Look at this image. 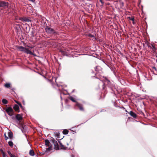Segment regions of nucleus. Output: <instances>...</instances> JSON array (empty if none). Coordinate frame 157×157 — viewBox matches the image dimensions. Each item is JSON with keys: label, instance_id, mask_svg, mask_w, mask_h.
Masks as SVG:
<instances>
[{"label": "nucleus", "instance_id": "obj_1", "mask_svg": "<svg viewBox=\"0 0 157 157\" xmlns=\"http://www.w3.org/2000/svg\"><path fill=\"white\" fill-rule=\"evenodd\" d=\"M45 30L47 33L50 34H54L56 33L53 29L47 26L45 28Z\"/></svg>", "mask_w": 157, "mask_h": 157}, {"label": "nucleus", "instance_id": "obj_2", "mask_svg": "<svg viewBox=\"0 0 157 157\" xmlns=\"http://www.w3.org/2000/svg\"><path fill=\"white\" fill-rule=\"evenodd\" d=\"M45 145L48 147L47 148V150L50 151L52 150L51 146L50 145V143L49 140H45Z\"/></svg>", "mask_w": 157, "mask_h": 157}, {"label": "nucleus", "instance_id": "obj_3", "mask_svg": "<svg viewBox=\"0 0 157 157\" xmlns=\"http://www.w3.org/2000/svg\"><path fill=\"white\" fill-rule=\"evenodd\" d=\"M6 110L10 116H11L13 115V110L11 108L8 107L6 109Z\"/></svg>", "mask_w": 157, "mask_h": 157}, {"label": "nucleus", "instance_id": "obj_4", "mask_svg": "<svg viewBox=\"0 0 157 157\" xmlns=\"http://www.w3.org/2000/svg\"><path fill=\"white\" fill-rule=\"evenodd\" d=\"M52 142L54 146L55 149L56 150H58L59 147L57 140L53 139L52 140Z\"/></svg>", "mask_w": 157, "mask_h": 157}, {"label": "nucleus", "instance_id": "obj_5", "mask_svg": "<svg viewBox=\"0 0 157 157\" xmlns=\"http://www.w3.org/2000/svg\"><path fill=\"white\" fill-rule=\"evenodd\" d=\"M8 6V3L4 1L0 2V7L6 8Z\"/></svg>", "mask_w": 157, "mask_h": 157}, {"label": "nucleus", "instance_id": "obj_6", "mask_svg": "<svg viewBox=\"0 0 157 157\" xmlns=\"http://www.w3.org/2000/svg\"><path fill=\"white\" fill-rule=\"evenodd\" d=\"M19 20L23 21L29 22L30 21V20L28 18H20Z\"/></svg>", "mask_w": 157, "mask_h": 157}, {"label": "nucleus", "instance_id": "obj_7", "mask_svg": "<svg viewBox=\"0 0 157 157\" xmlns=\"http://www.w3.org/2000/svg\"><path fill=\"white\" fill-rule=\"evenodd\" d=\"M16 119L18 121H20L22 119V116L19 114H18L16 116Z\"/></svg>", "mask_w": 157, "mask_h": 157}, {"label": "nucleus", "instance_id": "obj_8", "mask_svg": "<svg viewBox=\"0 0 157 157\" xmlns=\"http://www.w3.org/2000/svg\"><path fill=\"white\" fill-rule=\"evenodd\" d=\"M25 53H26L28 54H30V55H32L33 54V52H31L30 50H29L28 49L26 48L25 50Z\"/></svg>", "mask_w": 157, "mask_h": 157}, {"label": "nucleus", "instance_id": "obj_9", "mask_svg": "<svg viewBox=\"0 0 157 157\" xmlns=\"http://www.w3.org/2000/svg\"><path fill=\"white\" fill-rule=\"evenodd\" d=\"M18 48L19 49V50L21 51H22L25 52V50L26 48L22 46H19L18 47Z\"/></svg>", "mask_w": 157, "mask_h": 157}, {"label": "nucleus", "instance_id": "obj_10", "mask_svg": "<svg viewBox=\"0 0 157 157\" xmlns=\"http://www.w3.org/2000/svg\"><path fill=\"white\" fill-rule=\"evenodd\" d=\"M76 105L82 111L83 110V108L80 104L78 103H77L76 104Z\"/></svg>", "mask_w": 157, "mask_h": 157}, {"label": "nucleus", "instance_id": "obj_11", "mask_svg": "<svg viewBox=\"0 0 157 157\" xmlns=\"http://www.w3.org/2000/svg\"><path fill=\"white\" fill-rule=\"evenodd\" d=\"M8 134L10 138L12 139L13 138V134L12 132L11 131L9 132Z\"/></svg>", "mask_w": 157, "mask_h": 157}, {"label": "nucleus", "instance_id": "obj_12", "mask_svg": "<svg viewBox=\"0 0 157 157\" xmlns=\"http://www.w3.org/2000/svg\"><path fill=\"white\" fill-rule=\"evenodd\" d=\"M29 154L30 155L32 156H33L35 155L34 151L32 149H31L29 151Z\"/></svg>", "mask_w": 157, "mask_h": 157}, {"label": "nucleus", "instance_id": "obj_13", "mask_svg": "<svg viewBox=\"0 0 157 157\" xmlns=\"http://www.w3.org/2000/svg\"><path fill=\"white\" fill-rule=\"evenodd\" d=\"M130 114L131 116L133 117L134 118H136V114L132 111H130Z\"/></svg>", "mask_w": 157, "mask_h": 157}, {"label": "nucleus", "instance_id": "obj_14", "mask_svg": "<svg viewBox=\"0 0 157 157\" xmlns=\"http://www.w3.org/2000/svg\"><path fill=\"white\" fill-rule=\"evenodd\" d=\"M14 109L17 111H18L19 109V107L18 105H15L13 107Z\"/></svg>", "mask_w": 157, "mask_h": 157}, {"label": "nucleus", "instance_id": "obj_15", "mask_svg": "<svg viewBox=\"0 0 157 157\" xmlns=\"http://www.w3.org/2000/svg\"><path fill=\"white\" fill-rule=\"evenodd\" d=\"M104 81L105 83H104V84L107 83L108 84H109L110 82V81L106 77L105 78V79Z\"/></svg>", "mask_w": 157, "mask_h": 157}, {"label": "nucleus", "instance_id": "obj_16", "mask_svg": "<svg viewBox=\"0 0 157 157\" xmlns=\"http://www.w3.org/2000/svg\"><path fill=\"white\" fill-rule=\"evenodd\" d=\"M5 86L7 88H9L10 87V84L9 83H6L5 84Z\"/></svg>", "mask_w": 157, "mask_h": 157}, {"label": "nucleus", "instance_id": "obj_17", "mask_svg": "<svg viewBox=\"0 0 157 157\" xmlns=\"http://www.w3.org/2000/svg\"><path fill=\"white\" fill-rule=\"evenodd\" d=\"M68 132H69L67 130V129H64L63 131V133L64 134H67L68 133Z\"/></svg>", "mask_w": 157, "mask_h": 157}, {"label": "nucleus", "instance_id": "obj_18", "mask_svg": "<svg viewBox=\"0 0 157 157\" xmlns=\"http://www.w3.org/2000/svg\"><path fill=\"white\" fill-rule=\"evenodd\" d=\"M2 101L3 104H6L8 102L5 99H3Z\"/></svg>", "mask_w": 157, "mask_h": 157}, {"label": "nucleus", "instance_id": "obj_19", "mask_svg": "<svg viewBox=\"0 0 157 157\" xmlns=\"http://www.w3.org/2000/svg\"><path fill=\"white\" fill-rule=\"evenodd\" d=\"M8 144L10 147H13V143L12 141H9L8 142Z\"/></svg>", "mask_w": 157, "mask_h": 157}, {"label": "nucleus", "instance_id": "obj_20", "mask_svg": "<svg viewBox=\"0 0 157 157\" xmlns=\"http://www.w3.org/2000/svg\"><path fill=\"white\" fill-rule=\"evenodd\" d=\"M100 68V67L99 66H97L95 68V70L96 71H98L99 70Z\"/></svg>", "mask_w": 157, "mask_h": 157}, {"label": "nucleus", "instance_id": "obj_21", "mask_svg": "<svg viewBox=\"0 0 157 157\" xmlns=\"http://www.w3.org/2000/svg\"><path fill=\"white\" fill-rule=\"evenodd\" d=\"M2 156L3 157H7V155L6 154L5 152H2Z\"/></svg>", "mask_w": 157, "mask_h": 157}, {"label": "nucleus", "instance_id": "obj_22", "mask_svg": "<svg viewBox=\"0 0 157 157\" xmlns=\"http://www.w3.org/2000/svg\"><path fill=\"white\" fill-rule=\"evenodd\" d=\"M70 99L72 101H73V102H75V99H74V98H73L72 97H70Z\"/></svg>", "mask_w": 157, "mask_h": 157}, {"label": "nucleus", "instance_id": "obj_23", "mask_svg": "<svg viewBox=\"0 0 157 157\" xmlns=\"http://www.w3.org/2000/svg\"><path fill=\"white\" fill-rule=\"evenodd\" d=\"M7 152H8V154H9V155H10V157H11L12 156V155H12V154L11 153V152H10V151H9V150L8 151H7Z\"/></svg>", "mask_w": 157, "mask_h": 157}, {"label": "nucleus", "instance_id": "obj_24", "mask_svg": "<svg viewBox=\"0 0 157 157\" xmlns=\"http://www.w3.org/2000/svg\"><path fill=\"white\" fill-rule=\"evenodd\" d=\"M61 147V149H66V147L63 145H62Z\"/></svg>", "mask_w": 157, "mask_h": 157}, {"label": "nucleus", "instance_id": "obj_25", "mask_svg": "<svg viewBox=\"0 0 157 157\" xmlns=\"http://www.w3.org/2000/svg\"><path fill=\"white\" fill-rule=\"evenodd\" d=\"M88 36L90 37H94V36L93 35L91 34H89Z\"/></svg>", "mask_w": 157, "mask_h": 157}, {"label": "nucleus", "instance_id": "obj_26", "mask_svg": "<svg viewBox=\"0 0 157 157\" xmlns=\"http://www.w3.org/2000/svg\"><path fill=\"white\" fill-rule=\"evenodd\" d=\"M4 136L6 140H7L8 139V137L6 136V134H4Z\"/></svg>", "mask_w": 157, "mask_h": 157}, {"label": "nucleus", "instance_id": "obj_27", "mask_svg": "<svg viewBox=\"0 0 157 157\" xmlns=\"http://www.w3.org/2000/svg\"><path fill=\"white\" fill-rule=\"evenodd\" d=\"M16 102L17 104H18L19 105H20V106H21V103H18V102L17 101H16Z\"/></svg>", "mask_w": 157, "mask_h": 157}, {"label": "nucleus", "instance_id": "obj_28", "mask_svg": "<svg viewBox=\"0 0 157 157\" xmlns=\"http://www.w3.org/2000/svg\"><path fill=\"white\" fill-rule=\"evenodd\" d=\"M59 143L60 146L63 145V144H62V143H61V142H60V141H59Z\"/></svg>", "mask_w": 157, "mask_h": 157}, {"label": "nucleus", "instance_id": "obj_29", "mask_svg": "<svg viewBox=\"0 0 157 157\" xmlns=\"http://www.w3.org/2000/svg\"><path fill=\"white\" fill-rule=\"evenodd\" d=\"M100 0V1L101 2V3H102V4H103L104 3V2H103V1H102V0Z\"/></svg>", "mask_w": 157, "mask_h": 157}, {"label": "nucleus", "instance_id": "obj_30", "mask_svg": "<svg viewBox=\"0 0 157 157\" xmlns=\"http://www.w3.org/2000/svg\"><path fill=\"white\" fill-rule=\"evenodd\" d=\"M130 20L133 21L134 20V19L133 18H132L131 19H130Z\"/></svg>", "mask_w": 157, "mask_h": 157}, {"label": "nucleus", "instance_id": "obj_31", "mask_svg": "<svg viewBox=\"0 0 157 157\" xmlns=\"http://www.w3.org/2000/svg\"><path fill=\"white\" fill-rule=\"evenodd\" d=\"M11 157H17L15 155H13Z\"/></svg>", "mask_w": 157, "mask_h": 157}, {"label": "nucleus", "instance_id": "obj_32", "mask_svg": "<svg viewBox=\"0 0 157 157\" xmlns=\"http://www.w3.org/2000/svg\"><path fill=\"white\" fill-rule=\"evenodd\" d=\"M1 152H2H2H4L2 150H1Z\"/></svg>", "mask_w": 157, "mask_h": 157}, {"label": "nucleus", "instance_id": "obj_33", "mask_svg": "<svg viewBox=\"0 0 157 157\" xmlns=\"http://www.w3.org/2000/svg\"><path fill=\"white\" fill-rule=\"evenodd\" d=\"M152 47L153 48L155 49V46H152Z\"/></svg>", "mask_w": 157, "mask_h": 157}, {"label": "nucleus", "instance_id": "obj_34", "mask_svg": "<svg viewBox=\"0 0 157 157\" xmlns=\"http://www.w3.org/2000/svg\"><path fill=\"white\" fill-rule=\"evenodd\" d=\"M67 146L68 145V143H67Z\"/></svg>", "mask_w": 157, "mask_h": 157}]
</instances>
